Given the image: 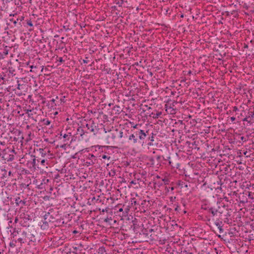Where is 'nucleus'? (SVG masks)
<instances>
[{"mask_svg": "<svg viewBox=\"0 0 254 254\" xmlns=\"http://www.w3.org/2000/svg\"><path fill=\"white\" fill-rule=\"evenodd\" d=\"M145 127L141 124H136L131 127L130 134L128 136V142L133 145L144 144Z\"/></svg>", "mask_w": 254, "mask_h": 254, "instance_id": "obj_1", "label": "nucleus"}, {"mask_svg": "<svg viewBox=\"0 0 254 254\" xmlns=\"http://www.w3.org/2000/svg\"><path fill=\"white\" fill-rule=\"evenodd\" d=\"M124 132L122 130L113 129L110 130L107 136L108 143L118 144L119 145L123 144L124 141L122 139L123 137Z\"/></svg>", "mask_w": 254, "mask_h": 254, "instance_id": "obj_2", "label": "nucleus"}, {"mask_svg": "<svg viewBox=\"0 0 254 254\" xmlns=\"http://www.w3.org/2000/svg\"><path fill=\"white\" fill-rule=\"evenodd\" d=\"M201 209L205 215V218L208 221H210L211 218L217 217V210L215 205L210 202L205 203L201 205Z\"/></svg>", "mask_w": 254, "mask_h": 254, "instance_id": "obj_3", "label": "nucleus"}, {"mask_svg": "<svg viewBox=\"0 0 254 254\" xmlns=\"http://www.w3.org/2000/svg\"><path fill=\"white\" fill-rule=\"evenodd\" d=\"M27 167L31 170V171H35L37 168L39 169L41 166H45V160L37 159L34 155H31L30 159L27 161L26 163Z\"/></svg>", "mask_w": 254, "mask_h": 254, "instance_id": "obj_4", "label": "nucleus"}, {"mask_svg": "<svg viewBox=\"0 0 254 254\" xmlns=\"http://www.w3.org/2000/svg\"><path fill=\"white\" fill-rule=\"evenodd\" d=\"M90 127L89 129V133H92L93 135H96L100 132V130H103L105 132V128L102 124L95 123L92 119H90Z\"/></svg>", "mask_w": 254, "mask_h": 254, "instance_id": "obj_5", "label": "nucleus"}, {"mask_svg": "<svg viewBox=\"0 0 254 254\" xmlns=\"http://www.w3.org/2000/svg\"><path fill=\"white\" fill-rule=\"evenodd\" d=\"M14 154H15L14 149L7 147L2 149V152H0V156H1L3 160L7 161H11L14 159Z\"/></svg>", "mask_w": 254, "mask_h": 254, "instance_id": "obj_6", "label": "nucleus"}, {"mask_svg": "<svg viewBox=\"0 0 254 254\" xmlns=\"http://www.w3.org/2000/svg\"><path fill=\"white\" fill-rule=\"evenodd\" d=\"M149 239L150 241H161L163 238L162 231L160 229L156 228L155 229H150Z\"/></svg>", "mask_w": 254, "mask_h": 254, "instance_id": "obj_7", "label": "nucleus"}, {"mask_svg": "<svg viewBox=\"0 0 254 254\" xmlns=\"http://www.w3.org/2000/svg\"><path fill=\"white\" fill-rule=\"evenodd\" d=\"M215 207L217 210V217H220L222 216V215L225 212L227 213V214L225 216H230L229 213L228 211V206L226 205L224 202L217 201L216 204L215 205Z\"/></svg>", "mask_w": 254, "mask_h": 254, "instance_id": "obj_8", "label": "nucleus"}, {"mask_svg": "<svg viewBox=\"0 0 254 254\" xmlns=\"http://www.w3.org/2000/svg\"><path fill=\"white\" fill-rule=\"evenodd\" d=\"M59 217L58 214H56L53 211H51L44 216V223H45V225H46L49 222L53 223L57 221L59 219Z\"/></svg>", "mask_w": 254, "mask_h": 254, "instance_id": "obj_9", "label": "nucleus"}, {"mask_svg": "<svg viewBox=\"0 0 254 254\" xmlns=\"http://www.w3.org/2000/svg\"><path fill=\"white\" fill-rule=\"evenodd\" d=\"M150 229L143 228L141 230V232H136V236L135 237L138 238L141 241L148 242L150 241L149 235Z\"/></svg>", "mask_w": 254, "mask_h": 254, "instance_id": "obj_10", "label": "nucleus"}, {"mask_svg": "<svg viewBox=\"0 0 254 254\" xmlns=\"http://www.w3.org/2000/svg\"><path fill=\"white\" fill-rule=\"evenodd\" d=\"M145 137L144 138V144L151 146L153 145V142L154 141V136L155 135L152 132H150L149 129L145 127Z\"/></svg>", "mask_w": 254, "mask_h": 254, "instance_id": "obj_11", "label": "nucleus"}, {"mask_svg": "<svg viewBox=\"0 0 254 254\" xmlns=\"http://www.w3.org/2000/svg\"><path fill=\"white\" fill-rule=\"evenodd\" d=\"M76 134L79 135L80 139L81 140H87L88 139V133L84 127H82L81 125L78 127L77 129Z\"/></svg>", "mask_w": 254, "mask_h": 254, "instance_id": "obj_12", "label": "nucleus"}, {"mask_svg": "<svg viewBox=\"0 0 254 254\" xmlns=\"http://www.w3.org/2000/svg\"><path fill=\"white\" fill-rule=\"evenodd\" d=\"M161 156L160 155H156L154 157H149L148 158V162L147 164L150 166L153 167L155 165H160Z\"/></svg>", "mask_w": 254, "mask_h": 254, "instance_id": "obj_13", "label": "nucleus"}, {"mask_svg": "<svg viewBox=\"0 0 254 254\" xmlns=\"http://www.w3.org/2000/svg\"><path fill=\"white\" fill-rule=\"evenodd\" d=\"M226 178V176L224 175H221L218 177V178L216 179L217 186H213V189L215 190L219 189L221 190V187L223 185L224 182L225 181Z\"/></svg>", "mask_w": 254, "mask_h": 254, "instance_id": "obj_14", "label": "nucleus"}, {"mask_svg": "<svg viewBox=\"0 0 254 254\" xmlns=\"http://www.w3.org/2000/svg\"><path fill=\"white\" fill-rule=\"evenodd\" d=\"M22 237L25 238L26 242H34L36 241V239L35 238V236L33 234H32L29 231H22L21 233Z\"/></svg>", "mask_w": 254, "mask_h": 254, "instance_id": "obj_15", "label": "nucleus"}, {"mask_svg": "<svg viewBox=\"0 0 254 254\" xmlns=\"http://www.w3.org/2000/svg\"><path fill=\"white\" fill-rule=\"evenodd\" d=\"M17 14H10L9 17L11 18H10L9 19V22L7 23V24L9 25L11 27H14L18 25V18L17 17Z\"/></svg>", "mask_w": 254, "mask_h": 254, "instance_id": "obj_16", "label": "nucleus"}, {"mask_svg": "<svg viewBox=\"0 0 254 254\" xmlns=\"http://www.w3.org/2000/svg\"><path fill=\"white\" fill-rule=\"evenodd\" d=\"M169 163L173 167L179 169L180 164L179 163L180 158L178 156L173 157L171 158L169 157Z\"/></svg>", "mask_w": 254, "mask_h": 254, "instance_id": "obj_17", "label": "nucleus"}, {"mask_svg": "<svg viewBox=\"0 0 254 254\" xmlns=\"http://www.w3.org/2000/svg\"><path fill=\"white\" fill-rule=\"evenodd\" d=\"M97 159L95 156L92 154H89L87 156L85 163L87 166H91L94 165Z\"/></svg>", "mask_w": 254, "mask_h": 254, "instance_id": "obj_18", "label": "nucleus"}, {"mask_svg": "<svg viewBox=\"0 0 254 254\" xmlns=\"http://www.w3.org/2000/svg\"><path fill=\"white\" fill-rule=\"evenodd\" d=\"M10 48V47L4 46V45L1 47L0 46V59H4L7 55Z\"/></svg>", "mask_w": 254, "mask_h": 254, "instance_id": "obj_19", "label": "nucleus"}, {"mask_svg": "<svg viewBox=\"0 0 254 254\" xmlns=\"http://www.w3.org/2000/svg\"><path fill=\"white\" fill-rule=\"evenodd\" d=\"M166 111L170 114H175L176 113V109L175 108V105L174 103L172 105L169 104H167L165 105Z\"/></svg>", "mask_w": 254, "mask_h": 254, "instance_id": "obj_20", "label": "nucleus"}, {"mask_svg": "<svg viewBox=\"0 0 254 254\" xmlns=\"http://www.w3.org/2000/svg\"><path fill=\"white\" fill-rule=\"evenodd\" d=\"M138 229H139V226L135 224L133 221L131 222L128 221L129 231L132 230L136 234V232H139V231L137 230Z\"/></svg>", "mask_w": 254, "mask_h": 254, "instance_id": "obj_21", "label": "nucleus"}, {"mask_svg": "<svg viewBox=\"0 0 254 254\" xmlns=\"http://www.w3.org/2000/svg\"><path fill=\"white\" fill-rule=\"evenodd\" d=\"M151 205L150 201L149 200H143L142 201L140 206L141 207V208L140 209V210L141 211H145V209L148 207H150Z\"/></svg>", "mask_w": 254, "mask_h": 254, "instance_id": "obj_22", "label": "nucleus"}, {"mask_svg": "<svg viewBox=\"0 0 254 254\" xmlns=\"http://www.w3.org/2000/svg\"><path fill=\"white\" fill-rule=\"evenodd\" d=\"M90 119L86 121V120H84L82 121H80V123L82 127H84V129H86V131H87L88 133L89 134V129H90Z\"/></svg>", "mask_w": 254, "mask_h": 254, "instance_id": "obj_23", "label": "nucleus"}, {"mask_svg": "<svg viewBox=\"0 0 254 254\" xmlns=\"http://www.w3.org/2000/svg\"><path fill=\"white\" fill-rule=\"evenodd\" d=\"M7 76L8 78H13L15 77V79L17 78L16 76V71L12 67H9L7 70Z\"/></svg>", "mask_w": 254, "mask_h": 254, "instance_id": "obj_24", "label": "nucleus"}, {"mask_svg": "<svg viewBox=\"0 0 254 254\" xmlns=\"http://www.w3.org/2000/svg\"><path fill=\"white\" fill-rule=\"evenodd\" d=\"M14 203L16 204L17 206H20L22 207L25 204V201L24 200H22L20 197H17L13 198Z\"/></svg>", "mask_w": 254, "mask_h": 254, "instance_id": "obj_25", "label": "nucleus"}, {"mask_svg": "<svg viewBox=\"0 0 254 254\" xmlns=\"http://www.w3.org/2000/svg\"><path fill=\"white\" fill-rule=\"evenodd\" d=\"M186 144L189 148L193 149L194 148H197V150L199 149V147H197V144H196V142L195 141H193V142L187 141Z\"/></svg>", "mask_w": 254, "mask_h": 254, "instance_id": "obj_26", "label": "nucleus"}, {"mask_svg": "<svg viewBox=\"0 0 254 254\" xmlns=\"http://www.w3.org/2000/svg\"><path fill=\"white\" fill-rule=\"evenodd\" d=\"M215 225L217 227L219 230V233H222L224 232V230L222 228L223 224L222 221H220L218 220H216L215 222Z\"/></svg>", "mask_w": 254, "mask_h": 254, "instance_id": "obj_27", "label": "nucleus"}, {"mask_svg": "<svg viewBox=\"0 0 254 254\" xmlns=\"http://www.w3.org/2000/svg\"><path fill=\"white\" fill-rule=\"evenodd\" d=\"M239 199L240 203L244 204L248 202V199L245 195V193H241L239 196Z\"/></svg>", "mask_w": 254, "mask_h": 254, "instance_id": "obj_28", "label": "nucleus"}, {"mask_svg": "<svg viewBox=\"0 0 254 254\" xmlns=\"http://www.w3.org/2000/svg\"><path fill=\"white\" fill-rule=\"evenodd\" d=\"M248 117H249V123L252 124L254 122V109L253 111H249Z\"/></svg>", "mask_w": 254, "mask_h": 254, "instance_id": "obj_29", "label": "nucleus"}, {"mask_svg": "<svg viewBox=\"0 0 254 254\" xmlns=\"http://www.w3.org/2000/svg\"><path fill=\"white\" fill-rule=\"evenodd\" d=\"M39 152H40V153L41 154V156L43 157L46 156L47 155V153H50V151H49V150L47 148L39 149Z\"/></svg>", "mask_w": 254, "mask_h": 254, "instance_id": "obj_30", "label": "nucleus"}, {"mask_svg": "<svg viewBox=\"0 0 254 254\" xmlns=\"http://www.w3.org/2000/svg\"><path fill=\"white\" fill-rule=\"evenodd\" d=\"M101 68H102V70L105 72V73L109 74L111 72V68L108 67V66L105 64L101 65Z\"/></svg>", "mask_w": 254, "mask_h": 254, "instance_id": "obj_31", "label": "nucleus"}, {"mask_svg": "<svg viewBox=\"0 0 254 254\" xmlns=\"http://www.w3.org/2000/svg\"><path fill=\"white\" fill-rule=\"evenodd\" d=\"M70 136H71V133H69L68 134H67L65 133V134H64L63 135V138H64V142H65L64 143V145L67 144L68 143L67 141H69V140Z\"/></svg>", "mask_w": 254, "mask_h": 254, "instance_id": "obj_32", "label": "nucleus"}, {"mask_svg": "<svg viewBox=\"0 0 254 254\" xmlns=\"http://www.w3.org/2000/svg\"><path fill=\"white\" fill-rule=\"evenodd\" d=\"M113 111L115 112V114L119 115L121 112V110L119 106L116 105L113 108Z\"/></svg>", "mask_w": 254, "mask_h": 254, "instance_id": "obj_33", "label": "nucleus"}, {"mask_svg": "<svg viewBox=\"0 0 254 254\" xmlns=\"http://www.w3.org/2000/svg\"><path fill=\"white\" fill-rule=\"evenodd\" d=\"M17 133L18 137H14V138H13V140L15 141H18L19 139H22L23 138V137L22 136V132L21 131L18 130Z\"/></svg>", "mask_w": 254, "mask_h": 254, "instance_id": "obj_34", "label": "nucleus"}, {"mask_svg": "<svg viewBox=\"0 0 254 254\" xmlns=\"http://www.w3.org/2000/svg\"><path fill=\"white\" fill-rule=\"evenodd\" d=\"M5 75H4L3 76H2L1 75H0V85L6 84V81H7V79H6L5 77Z\"/></svg>", "mask_w": 254, "mask_h": 254, "instance_id": "obj_35", "label": "nucleus"}, {"mask_svg": "<svg viewBox=\"0 0 254 254\" xmlns=\"http://www.w3.org/2000/svg\"><path fill=\"white\" fill-rule=\"evenodd\" d=\"M121 229L123 231H129L128 229V222H125L124 223V224L122 225Z\"/></svg>", "mask_w": 254, "mask_h": 254, "instance_id": "obj_36", "label": "nucleus"}, {"mask_svg": "<svg viewBox=\"0 0 254 254\" xmlns=\"http://www.w3.org/2000/svg\"><path fill=\"white\" fill-rule=\"evenodd\" d=\"M100 157H101L103 159H107L108 161H110V160L111 159V156L109 154H106V153L102 154H101L100 155Z\"/></svg>", "mask_w": 254, "mask_h": 254, "instance_id": "obj_37", "label": "nucleus"}, {"mask_svg": "<svg viewBox=\"0 0 254 254\" xmlns=\"http://www.w3.org/2000/svg\"><path fill=\"white\" fill-rule=\"evenodd\" d=\"M162 113L161 112H157L156 113H152L150 116H151L154 119L158 118L161 115Z\"/></svg>", "mask_w": 254, "mask_h": 254, "instance_id": "obj_38", "label": "nucleus"}, {"mask_svg": "<svg viewBox=\"0 0 254 254\" xmlns=\"http://www.w3.org/2000/svg\"><path fill=\"white\" fill-rule=\"evenodd\" d=\"M1 173H2V178H6L7 177V171L5 170V169H2L1 170Z\"/></svg>", "mask_w": 254, "mask_h": 254, "instance_id": "obj_39", "label": "nucleus"}, {"mask_svg": "<svg viewBox=\"0 0 254 254\" xmlns=\"http://www.w3.org/2000/svg\"><path fill=\"white\" fill-rule=\"evenodd\" d=\"M124 2H127V0H120V1H118V2H116V4H118L119 7H122V5L124 4Z\"/></svg>", "mask_w": 254, "mask_h": 254, "instance_id": "obj_40", "label": "nucleus"}, {"mask_svg": "<svg viewBox=\"0 0 254 254\" xmlns=\"http://www.w3.org/2000/svg\"><path fill=\"white\" fill-rule=\"evenodd\" d=\"M18 241L20 242L21 244H23L26 243L25 241V238L22 237L21 238H19L18 239Z\"/></svg>", "mask_w": 254, "mask_h": 254, "instance_id": "obj_41", "label": "nucleus"}, {"mask_svg": "<svg viewBox=\"0 0 254 254\" xmlns=\"http://www.w3.org/2000/svg\"><path fill=\"white\" fill-rule=\"evenodd\" d=\"M79 247H81V245H80V246H78L77 247H73L72 249H73V251H72V252L75 254H77V250H78V249H79Z\"/></svg>", "mask_w": 254, "mask_h": 254, "instance_id": "obj_42", "label": "nucleus"}, {"mask_svg": "<svg viewBox=\"0 0 254 254\" xmlns=\"http://www.w3.org/2000/svg\"><path fill=\"white\" fill-rule=\"evenodd\" d=\"M18 18V21H19V22H18V25H19V26H21V22L24 19V17L23 16H20V17H17Z\"/></svg>", "mask_w": 254, "mask_h": 254, "instance_id": "obj_43", "label": "nucleus"}, {"mask_svg": "<svg viewBox=\"0 0 254 254\" xmlns=\"http://www.w3.org/2000/svg\"><path fill=\"white\" fill-rule=\"evenodd\" d=\"M116 171L114 170H112L111 172H109V175L110 176L113 177L116 175Z\"/></svg>", "mask_w": 254, "mask_h": 254, "instance_id": "obj_44", "label": "nucleus"}, {"mask_svg": "<svg viewBox=\"0 0 254 254\" xmlns=\"http://www.w3.org/2000/svg\"><path fill=\"white\" fill-rule=\"evenodd\" d=\"M162 181L164 182L165 185L168 184L169 182V179H167V178H165V179H163Z\"/></svg>", "mask_w": 254, "mask_h": 254, "instance_id": "obj_45", "label": "nucleus"}, {"mask_svg": "<svg viewBox=\"0 0 254 254\" xmlns=\"http://www.w3.org/2000/svg\"><path fill=\"white\" fill-rule=\"evenodd\" d=\"M27 24L29 25V26H33V23L31 20H29L27 21Z\"/></svg>", "mask_w": 254, "mask_h": 254, "instance_id": "obj_46", "label": "nucleus"}, {"mask_svg": "<svg viewBox=\"0 0 254 254\" xmlns=\"http://www.w3.org/2000/svg\"><path fill=\"white\" fill-rule=\"evenodd\" d=\"M247 193H248V196L249 197L251 198V199H253V195L252 194L251 192H249V191H247L246 192V195H247Z\"/></svg>", "mask_w": 254, "mask_h": 254, "instance_id": "obj_47", "label": "nucleus"}, {"mask_svg": "<svg viewBox=\"0 0 254 254\" xmlns=\"http://www.w3.org/2000/svg\"><path fill=\"white\" fill-rule=\"evenodd\" d=\"M131 205L134 204V205H135L137 204V202L135 200V198L132 199V200H131Z\"/></svg>", "mask_w": 254, "mask_h": 254, "instance_id": "obj_48", "label": "nucleus"}, {"mask_svg": "<svg viewBox=\"0 0 254 254\" xmlns=\"http://www.w3.org/2000/svg\"><path fill=\"white\" fill-rule=\"evenodd\" d=\"M48 227V224L45 225V223H43V224L41 226V228L43 229H46Z\"/></svg>", "mask_w": 254, "mask_h": 254, "instance_id": "obj_49", "label": "nucleus"}, {"mask_svg": "<svg viewBox=\"0 0 254 254\" xmlns=\"http://www.w3.org/2000/svg\"><path fill=\"white\" fill-rule=\"evenodd\" d=\"M240 139L242 141H246L247 139V137H245V136H241L240 137Z\"/></svg>", "mask_w": 254, "mask_h": 254, "instance_id": "obj_50", "label": "nucleus"}, {"mask_svg": "<svg viewBox=\"0 0 254 254\" xmlns=\"http://www.w3.org/2000/svg\"><path fill=\"white\" fill-rule=\"evenodd\" d=\"M137 180H132L130 182V184H133V185H136L137 184Z\"/></svg>", "mask_w": 254, "mask_h": 254, "instance_id": "obj_51", "label": "nucleus"}, {"mask_svg": "<svg viewBox=\"0 0 254 254\" xmlns=\"http://www.w3.org/2000/svg\"><path fill=\"white\" fill-rule=\"evenodd\" d=\"M249 120H250V119H249V117H248L247 115L246 116V117L244 119H243V121H246V122H248V123H249Z\"/></svg>", "mask_w": 254, "mask_h": 254, "instance_id": "obj_52", "label": "nucleus"}, {"mask_svg": "<svg viewBox=\"0 0 254 254\" xmlns=\"http://www.w3.org/2000/svg\"><path fill=\"white\" fill-rule=\"evenodd\" d=\"M58 61H59L61 63H63L64 62V61L63 60V58H62V57L59 58V59L58 60Z\"/></svg>", "mask_w": 254, "mask_h": 254, "instance_id": "obj_53", "label": "nucleus"}, {"mask_svg": "<svg viewBox=\"0 0 254 254\" xmlns=\"http://www.w3.org/2000/svg\"><path fill=\"white\" fill-rule=\"evenodd\" d=\"M88 57H86L85 60H83V62L84 64H87L89 62L88 60H87Z\"/></svg>", "mask_w": 254, "mask_h": 254, "instance_id": "obj_54", "label": "nucleus"}, {"mask_svg": "<svg viewBox=\"0 0 254 254\" xmlns=\"http://www.w3.org/2000/svg\"><path fill=\"white\" fill-rule=\"evenodd\" d=\"M238 110V108L236 106H234L233 107V111L236 112Z\"/></svg>", "mask_w": 254, "mask_h": 254, "instance_id": "obj_55", "label": "nucleus"}, {"mask_svg": "<svg viewBox=\"0 0 254 254\" xmlns=\"http://www.w3.org/2000/svg\"><path fill=\"white\" fill-rule=\"evenodd\" d=\"M110 220H112L110 218H109L108 217H107L105 219L104 221L106 222H110Z\"/></svg>", "mask_w": 254, "mask_h": 254, "instance_id": "obj_56", "label": "nucleus"}, {"mask_svg": "<svg viewBox=\"0 0 254 254\" xmlns=\"http://www.w3.org/2000/svg\"><path fill=\"white\" fill-rule=\"evenodd\" d=\"M251 228L254 230V222H252L250 225Z\"/></svg>", "mask_w": 254, "mask_h": 254, "instance_id": "obj_57", "label": "nucleus"}, {"mask_svg": "<svg viewBox=\"0 0 254 254\" xmlns=\"http://www.w3.org/2000/svg\"><path fill=\"white\" fill-rule=\"evenodd\" d=\"M174 190V187H169L168 189H167V191H169L170 190H171V191H173Z\"/></svg>", "mask_w": 254, "mask_h": 254, "instance_id": "obj_58", "label": "nucleus"}, {"mask_svg": "<svg viewBox=\"0 0 254 254\" xmlns=\"http://www.w3.org/2000/svg\"><path fill=\"white\" fill-rule=\"evenodd\" d=\"M128 210H129V209H128V208H126L125 212H123V215H124V214H127V212H128V211H128Z\"/></svg>", "mask_w": 254, "mask_h": 254, "instance_id": "obj_59", "label": "nucleus"}, {"mask_svg": "<svg viewBox=\"0 0 254 254\" xmlns=\"http://www.w3.org/2000/svg\"><path fill=\"white\" fill-rule=\"evenodd\" d=\"M230 120L232 122H234V121H235L236 118H235L234 117H231L230 118Z\"/></svg>", "mask_w": 254, "mask_h": 254, "instance_id": "obj_60", "label": "nucleus"}, {"mask_svg": "<svg viewBox=\"0 0 254 254\" xmlns=\"http://www.w3.org/2000/svg\"><path fill=\"white\" fill-rule=\"evenodd\" d=\"M180 207L178 205L176 206V207L175 208V211H178L180 210Z\"/></svg>", "mask_w": 254, "mask_h": 254, "instance_id": "obj_61", "label": "nucleus"}, {"mask_svg": "<svg viewBox=\"0 0 254 254\" xmlns=\"http://www.w3.org/2000/svg\"><path fill=\"white\" fill-rule=\"evenodd\" d=\"M9 245H10V246L11 247H15V245L14 244H13L12 243H10Z\"/></svg>", "mask_w": 254, "mask_h": 254, "instance_id": "obj_62", "label": "nucleus"}, {"mask_svg": "<svg viewBox=\"0 0 254 254\" xmlns=\"http://www.w3.org/2000/svg\"><path fill=\"white\" fill-rule=\"evenodd\" d=\"M99 250L102 252L103 250L105 251V248L104 247L100 248Z\"/></svg>", "mask_w": 254, "mask_h": 254, "instance_id": "obj_63", "label": "nucleus"}, {"mask_svg": "<svg viewBox=\"0 0 254 254\" xmlns=\"http://www.w3.org/2000/svg\"><path fill=\"white\" fill-rule=\"evenodd\" d=\"M123 208H119V211L118 212H123Z\"/></svg>", "mask_w": 254, "mask_h": 254, "instance_id": "obj_64", "label": "nucleus"}]
</instances>
